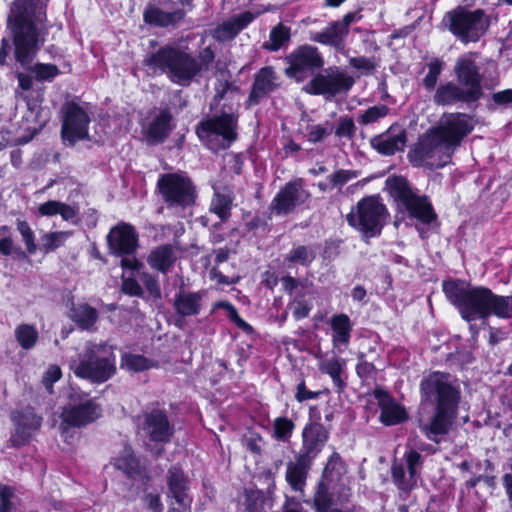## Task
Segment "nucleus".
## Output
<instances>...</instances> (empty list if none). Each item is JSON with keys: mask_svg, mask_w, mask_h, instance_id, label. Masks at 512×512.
<instances>
[{"mask_svg": "<svg viewBox=\"0 0 512 512\" xmlns=\"http://www.w3.org/2000/svg\"><path fill=\"white\" fill-rule=\"evenodd\" d=\"M46 20V4L42 0H13L7 17L15 59L23 68L31 69L39 81H51L59 74L54 64L38 63L30 67L44 43Z\"/></svg>", "mask_w": 512, "mask_h": 512, "instance_id": "nucleus-1", "label": "nucleus"}, {"mask_svg": "<svg viewBox=\"0 0 512 512\" xmlns=\"http://www.w3.org/2000/svg\"><path fill=\"white\" fill-rule=\"evenodd\" d=\"M420 393L423 401L435 405L433 416L420 429L430 441L440 443L457 416L460 389L450 374L436 371L423 377Z\"/></svg>", "mask_w": 512, "mask_h": 512, "instance_id": "nucleus-2", "label": "nucleus"}, {"mask_svg": "<svg viewBox=\"0 0 512 512\" xmlns=\"http://www.w3.org/2000/svg\"><path fill=\"white\" fill-rule=\"evenodd\" d=\"M443 291L468 322L486 320L492 315L501 319L512 318V297L497 295L484 286L450 280L443 282Z\"/></svg>", "mask_w": 512, "mask_h": 512, "instance_id": "nucleus-3", "label": "nucleus"}, {"mask_svg": "<svg viewBox=\"0 0 512 512\" xmlns=\"http://www.w3.org/2000/svg\"><path fill=\"white\" fill-rule=\"evenodd\" d=\"M144 64L154 72L166 74L169 80L181 86H188L202 71L198 63L186 48L176 44L161 47L144 60Z\"/></svg>", "mask_w": 512, "mask_h": 512, "instance_id": "nucleus-4", "label": "nucleus"}, {"mask_svg": "<svg viewBox=\"0 0 512 512\" xmlns=\"http://www.w3.org/2000/svg\"><path fill=\"white\" fill-rule=\"evenodd\" d=\"M74 374L92 383H104L116 373L114 348L108 344L87 343L78 359L72 361Z\"/></svg>", "mask_w": 512, "mask_h": 512, "instance_id": "nucleus-5", "label": "nucleus"}, {"mask_svg": "<svg viewBox=\"0 0 512 512\" xmlns=\"http://www.w3.org/2000/svg\"><path fill=\"white\" fill-rule=\"evenodd\" d=\"M385 189L394 198L398 206L416 218L422 224H431L437 220L432 204L426 196L412 189L406 178L390 176L385 181Z\"/></svg>", "mask_w": 512, "mask_h": 512, "instance_id": "nucleus-6", "label": "nucleus"}, {"mask_svg": "<svg viewBox=\"0 0 512 512\" xmlns=\"http://www.w3.org/2000/svg\"><path fill=\"white\" fill-rule=\"evenodd\" d=\"M157 191L168 209L181 212L195 204L196 187L185 172L161 174L157 181Z\"/></svg>", "mask_w": 512, "mask_h": 512, "instance_id": "nucleus-7", "label": "nucleus"}, {"mask_svg": "<svg viewBox=\"0 0 512 512\" xmlns=\"http://www.w3.org/2000/svg\"><path fill=\"white\" fill-rule=\"evenodd\" d=\"M442 24L461 42L469 43L484 35L489 27V18L482 9L471 11L459 6L444 15Z\"/></svg>", "mask_w": 512, "mask_h": 512, "instance_id": "nucleus-8", "label": "nucleus"}, {"mask_svg": "<svg viewBox=\"0 0 512 512\" xmlns=\"http://www.w3.org/2000/svg\"><path fill=\"white\" fill-rule=\"evenodd\" d=\"M196 133L202 143L212 151L224 150L237 138V118L224 112L201 121Z\"/></svg>", "mask_w": 512, "mask_h": 512, "instance_id": "nucleus-9", "label": "nucleus"}, {"mask_svg": "<svg viewBox=\"0 0 512 512\" xmlns=\"http://www.w3.org/2000/svg\"><path fill=\"white\" fill-rule=\"evenodd\" d=\"M387 217V209L375 196L361 199L353 207L346 219L365 238L376 237L381 233Z\"/></svg>", "mask_w": 512, "mask_h": 512, "instance_id": "nucleus-10", "label": "nucleus"}, {"mask_svg": "<svg viewBox=\"0 0 512 512\" xmlns=\"http://www.w3.org/2000/svg\"><path fill=\"white\" fill-rule=\"evenodd\" d=\"M454 150L433 130L422 135L408 157L415 166L442 168L450 163Z\"/></svg>", "mask_w": 512, "mask_h": 512, "instance_id": "nucleus-11", "label": "nucleus"}, {"mask_svg": "<svg viewBox=\"0 0 512 512\" xmlns=\"http://www.w3.org/2000/svg\"><path fill=\"white\" fill-rule=\"evenodd\" d=\"M139 234L129 223L119 222L107 234V243L110 253L123 257L121 266L129 270H138L142 264L134 254L139 246Z\"/></svg>", "mask_w": 512, "mask_h": 512, "instance_id": "nucleus-12", "label": "nucleus"}, {"mask_svg": "<svg viewBox=\"0 0 512 512\" xmlns=\"http://www.w3.org/2000/svg\"><path fill=\"white\" fill-rule=\"evenodd\" d=\"M342 466L341 458L337 453H334L328 460L324 469L323 478L319 481L313 497V508L315 512H330L334 505L342 504L347 501L348 493L343 488L338 495L334 492L332 485L333 472L337 470L340 474V467Z\"/></svg>", "mask_w": 512, "mask_h": 512, "instance_id": "nucleus-13", "label": "nucleus"}, {"mask_svg": "<svg viewBox=\"0 0 512 512\" xmlns=\"http://www.w3.org/2000/svg\"><path fill=\"white\" fill-rule=\"evenodd\" d=\"M454 74L459 86L475 103L483 97L484 88L493 89L498 84L497 79L484 80L477 63L469 56L457 59Z\"/></svg>", "mask_w": 512, "mask_h": 512, "instance_id": "nucleus-14", "label": "nucleus"}, {"mask_svg": "<svg viewBox=\"0 0 512 512\" xmlns=\"http://www.w3.org/2000/svg\"><path fill=\"white\" fill-rule=\"evenodd\" d=\"M288 67L285 69L287 77L297 82H303L313 75L315 71L324 66V58L318 48L304 44L292 51L286 58Z\"/></svg>", "mask_w": 512, "mask_h": 512, "instance_id": "nucleus-15", "label": "nucleus"}, {"mask_svg": "<svg viewBox=\"0 0 512 512\" xmlns=\"http://www.w3.org/2000/svg\"><path fill=\"white\" fill-rule=\"evenodd\" d=\"M354 84V79L337 67H329L323 72L315 74L303 87V91L310 95H323L327 99L341 92L348 91Z\"/></svg>", "mask_w": 512, "mask_h": 512, "instance_id": "nucleus-16", "label": "nucleus"}, {"mask_svg": "<svg viewBox=\"0 0 512 512\" xmlns=\"http://www.w3.org/2000/svg\"><path fill=\"white\" fill-rule=\"evenodd\" d=\"M310 197V192L305 189L304 180L296 178L286 183L277 192L269 205V211L275 216H287L297 207L305 204Z\"/></svg>", "mask_w": 512, "mask_h": 512, "instance_id": "nucleus-17", "label": "nucleus"}, {"mask_svg": "<svg viewBox=\"0 0 512 512\" xmlns=\"http://www.w3.org/2000/svg\"><path fill=\"white\" fill-rule=\"evenodd\" d=\"M473 128L474 123L470 115L454 112L443 114L433 130L455 151Z\"/></svg>", "mask_w": 512, "mask_h": 512, "instance_id": "nucleus-18", "label": "nucleus"}, {"mask_svg": "<svg viewBox=\"0 0 512 512\" xmlns=\"http://www.w3.org/2000/svg\"><path fill=\"white\" fill-rule=\"evenodd\" d=\"M61 135L64 142L74 146L79 140L89 138L90 118L86 111L74 102L66 103L63 108Z\"/></svg>", "mask_w": 512, "mask_h": 512, "instance_id": "nucleus-19", "label": "nucleus"}, {"mask_svg": "<svg viewBox=\"0 0 512 512\" xmlns=\"http://www.w3.org/2000/svg\"><path fill=\"white\" fill-rule=\"evenodd\" d=\"M138 421L139 428L152 442L166 444L174 436V424L163 410L145 411L138 417Z\"/></svg>", "mask_w": 512, "mask_h": 512, "instance_id": "nucleus-20", "label": "nucleus"}, {"mask_svg": "<svg viewBox=\"0 0 512 512\" xmlns=\"http://www.w3.org/2000/svg\"><path fill=\"white\" fill-rule=\"evenodd\" d=\"M102 413L101 406L93 399L76 403L74 398L63 408L60 428L66 431L70 427L80 428L97 420Z\"/></svg>", "mask_w": 512, "mask_h": 512, "instance_id": "nucleus-21", "label": "nucleus"}, {"mask_svg": "<svg viewBox=\"0 0 512 512\" xmlns=\"http://www.w3.org/2000/svg\"><path fill=\"white\" fill-rule=\"evenodd\" d=\"M173 0H152L143 12L145 23L158 27H174L185 16L183 9L174 8Z\"/></svg>", "mask_w": 512, "mask_h": 512, "instance_id": "nucleus-22", "label": "nucleus"}, {"mask_svg": "<svg viewBox=\"0 0 512 512\" xmlns=\"http://www.w3.org/2000/svg\"><path fill=\"white\" fill-rule=\"evenodd\" d=\"M11 420L15 426V431L9 442L13 447L26 445L42 424V417L38 416L30 407L13 412Z\"/></svg>", "mask_w": 512, "mask_h": 512, "instance_id": "nucleus-23", "label": "nucleus"}, {"mask_svg": "<svg viewBox=\"0 0 512 512\" xmlns=\"http://www.w3.org/2000/svg\"><path fill=\"white\" fill-rule=\"evenodd\" d=\"M329 432L320 423H310L302 431V447L297 455L313 462L325 446Z\"/></svg>", "mask_w": 512, "mask_h": 512, "instance_id": "nucleus-24", "label": "nucleus"}, {"mask_svg": "<svg viewBox=\"0 0 512 512\" xmlns=\"http://www.w3.org/2000/svg\"><path fill=\"white\" fill-rule=\"evenodd\" d=\"M406 131L400 126H391L386 132L371 139V146L383 155H393L406 145Z\"/></svg>", "mask_w": 512, "mask_h": 512, "instance_id": "nucleus-25", "label": "nucleus"}, {"mask_svg": "<svg viewBox=\"0 0 512 512\" xmlns=\"http://www.w3.org/2000/svg\"><path fill=\"white\" fill-rule=\"evenodd\" d=\"M373 395L381 408L380 421L383 424L392 426L407 419L405 409L397 404L387 391L382 388H376Z\"/></svg>", "mask_w": 512, "mask_h": 512, "instance_id": "nucleus-26", "label": "nucleus"}, {"mask_svg": "<svg viewBox=\"0 0 512 512\" xmlns=\"http://www.w3.org/2000/svg\"><path fill=\"white\" fill-rule=\"evenodd\" d=\"M280 86L279 77L271 67H264L255 75L249 103L258 104Z\"/></svg>", "mask_w": 512, "mask_h": 512, "instance_id": "nucleus-27", "label": "nucleus"}, {"mask_svg": "<svg viewBox=\"0 0 512 512\" xmlns=\"http://www.w3.org/2000/svg\"><path fill=\"white\" fill-rule=\"evenodd\" d=\"M471 105L475 103L458 83L446 81L441 83L433 95V103L437 106H453L457 103Z\"/></svg>", "mask_w": 512, "mask_h": 512, "instance_id": "nucleus-28", "label": "nucleus"}, {"mask_svg": "<svg viewBox=\"0 0 512 512\" xmlns=\"http://www.w3.org/2000/svg\"><path fill=\"white\" fill-rule=\"evenodd\" d=\"M168 486V496L175 499L180 505L189 503V485L190 481L184 471L178 466H172L168 469L166 475Z\"/></svg>", "mask_w": 512, "mask_h": 512, "instance_id": "nucleus-29", "label": "nucleus"}, {"mask_svg": "<svg viewBox=\"0 0 512 512\" xmlns=\"http://www.w3.org/2000/svg\"><path fill=\"white\" fill-rule=\"evenodd\" d=\"M313 462L296 455L286 465L285 480L294 492L304 493L309 470Z\"/></svg>", "mask_w": 512, "mask_h": 512, "instance_id": "nucleus-30", "label": "nucleus"}, {"mask_svg": "<svg viewBox=\"0 0 512 512\" xmlns=\"http://www.w3.org/2000/svg\"><path fill=\"white\" fill-rule=\"evenodd\" d=\"M256 15L250 11H245L239 15H235L218 25L213 30V37L221 42L233 39L240 31L246 28L254 19Z\"/></svg>", "mask_w": 512, "mask_h": 512, "instance_id": "nucleus-31", "label": "nucleus"}, {"mask_svg": "<svg viewBox=\"0 0 512 512\" xmlns=\"http://www.w3.org/2000/svg\"><path fill=\"white\" fill-rule=\"evenodd\" d=\"M171 114L167 110L157 114L147 126L143 127V133L149 144L163 142L171 132Z\"/></svg>", "mask_w": 512, "mask_h": 512, "instance_id": "nucleus-32", "label": "nucleus"}, {"mask_svg": "<svg viewBox=\"0 0 512 512\" xmlns=\"http://www.w3.org/2000/svg\"><path fill=\"white\" fill-rule=\"evenodd\" d=\"M204 291L187 292L180 290L175 296L173 306L177 314L188 317L198 315L202 309Z\"/></svg>", "mask_w": 512, "mask_h": 512, "instance_id": "nucleus-33", "label": "nucleus"}, {"mask_svg": "<svg viewBox=\"0 0 512 512\" xmlns=\"http://www.w3.org/2000/svg\"><path fill=\"white\" fill-rule=\"evenodd\" d=\"M214 195L210 203V212L217 215L221 222H226L231 217V209L234 201L233 190L227 186L215 185Z\"/></svg>", "mask_w": 512, "mask_h": 512, "instance_id": "nucleus-34", "label": "nucleus"}, {"mask_svg": "<svg viewBox=\"0 0 512 512\" xmlns=\"http://www.w3.org/2000/svg\"><path fill=\"white\" fill-rule=\"evenodd\" d=\"M347 35L343 32L336 21L328 24L324 29L310 33V40L323 45L330 46L337 50L345 47Z\"/></svg>", "mask_w": 512, "mask_h": 512, "instance_id": "nucleus-35", "label": "nucleus"}, {"mask_svg": "<svg viewBox=\"0 0 512 512\" xmlns=\"http://www.w3.org/2000/svg\"><path fill=\"white\" fill-rule=\"evenodd\" d=\"M330 327L332 330L333 347L341 352V347H346L351 338L352 323L348 315L336 314L330 319Z\"/></svg>", "mask_w": 512, "mask_h": 512, "instance_id": "nucleus-36", "label": "nucleus"}, {"mask_svg": "<svg viewBox=\"0 0 512 512\" xmlns=\"http://www.w3.org/2000/svg\"><path fill=\"white\" fill-rule=\"evenodd\" d=\"M177 259L173 247L169 244L154 248L148 255L147 262L152 269L167 274Z\"/></svg>", "mask_w": 512, "mask_h": 512, "instance_id": "nucleus-37", "label": "nucleus"}, {"mask_svg": "<svg viewBox=\"0 0 512 512\" xmlns=\"http://www.w3.org/2000/svg\"><path fill=\"white\" fill-rule=\"evenodd\" d=\"M41 216L52 217L60 215L64 221L76 223L79 214V208L76 205H69L57 200H49L38 207Z\"/></svg>", "mask_w": 512, "mask_h": 512, "instance_id": "nucleus-38", "label": "nucleus"}, {"mask_svg": "<svg viewBox=\"0 0 512 512\" xmlns=\"http://www.w3.org/2000/svg\"><path fill=\"white\" fill-rule=\"evenodd\" d=\"M71 319L83 330H90L98 320V312L88 304H78L71 309Z\"/></svg>", "mask_w": 512, "mask_h": 512, "instance_id": "nucleus-39", "label": "nucleus"}, {"mask_svg": "<svg viewBox=\"0 0 512 512\" xmlns=\"http://www.w3.org/2000/svg\"><path fill=\"white\" fill-rule=\"evenodd\" d=\"M345 367V361L338 359L336 357H332L329 359H325L320 362L319 369L322 373L328 374L334 385L337 387L338 392L343 391L345 387V383L341 378V374Z\"/></svg>", "mask_w": 512, "mask_h": 512, "instance_id": "nucleus-40", "label": "nucleus"}, {"mask_svg": "<svg viewBox=\"0 0 512 512\" xmlns=\"http://www.w3.org/2000/svg\"><path fill=\"white\" fill-rule=\"evenodd\" d=\"M315 251L310 246L298 245L293 247L286 255L284 260L290 265H301L308 267L315 259Z\"/></svg>", "mask_w": 512, "mask_h": 512, "instance_id": "nucleus-41", "label": "nucleus"}, {"mask_svg": "<svg viewBox=\"0 0 512 512\" xmlns=\"http://www.w3.org/2000/svg\"><path fill=\"white\" fill-rule=\"evenodd\" d=\"M391 475L394 484L398 489L408 492L412 490L417 484V476L406 473L402 463L394 462L391 467Z\"/></svg>", "mask_w": 512, "mask_h": 512, "instance_id": "nucleus-42", "label": "nucleus"}, {"mask_svg": "<svg viewBox=\"0 0 512 512\" xmlns=\"http://www.w3.org/2000/svg\"><path fill=\"white\" fill-rule=\"evenodd\" d=\"M333 131L334 125L329 121L309 125L306 129V138L312 144L321 143L328 138Z\"/></svg>", "mask_w": 512, "mask_h": 512, "instance_id": "nucleus-43", "label": "nucleus"}, {"mask_svg": "<svg viewBox=\"0 0 512 512\" xmlns=\"http://www.w3.org/2000/svg\"><path fill=\"white\" fill-rule=\"evenodd\" d=\"M290 39V29L283 24L275 26L269 35V41L264 47L270 51H278Z\"/></svg>", "mask_w": 512, "mask_h": 512, "instance_id": "nucleus-44", "label": "nucleus"}, {"mask_svg": "<svg viewBox=\"0 0 512 512\" xmlns=\"http://www.w3.org/2000/svg\"><path fill=\"white\" fill-rule=\"evenodd\" d=\"M15 337L23 349H31L38 340V332L32 325L22 324L15 329Z\"/></svg>", "mask_w": 512, "mask_h": 512, "instance_id": "nucleus-45", "label": "nucleus"}, {"mask_svg": "<svg viewBox=\"0 0 512 512\" xmlns=\"http://www.w3.org/2000/svg\"><path fill=\"white\" fill-rule=\"evenodd\" d=\"M115 467L128 476H133L139 470V462L130 449H125L115 460Z\"/></svg>", "mask_w": 512, "mask_h": 512, "instance_id": "nucleus-46", "label": "nucleus"}, {"mask_svg": "<svg viewBox=\"0 0 512 512\" xmlns=\"http://www.w3.org/2000/svg\"><path fill=\"white\" fill-rule=\"evenodd\" d=\"M235 87L231 82V74L227 70H218L216 72V84H215V100L219 101L223 99L227 93L233 92Z\"/></svg>", "mask_w": 512, "mask_h": 512, "instance_id": "nucleus-47", "label": "nucleus"}, {"mask_svg": "<svg viewBox=\"0 0 512 512\" xmlns=\"http://www.w3.org/2000/svg\"><path fill=\"white\" fill-rule=\"evenodd\" d=\"M388 112L389 108L386 105L372 106L359 115L358 122L361 125H369L387 116Z\"/></svg>", "mask_w": 512, "mask_h": 512, "instance_id": "nucleus-48", "label": "nucleus"}, {"mask_svg": "<svg viewBox=\"0 0 512 512\" xmlns=\"http://www.w3.org/2000/svg\"><path fill=\"white\" fill-rule=\"evenodd\" d=\"M70 232H50L42 236L43 249L45 252L53 251L62 246L70 237Z\"/></svg>", "mask_w": 512, "mask_h": 512, "instance_id": "nucleus-49", "label": "nucleus"}, {"mask_svg": "<svg viewBox=\"0 0 512 512\" xmlns=\"http://www.w3.org/2000/svg\"><path fill=\"white\" fill-rule=\"evenodd\" d=\"M293 429L294 423L290 419L279 417L274 422V437L277 440L286 442L291 437Z\"/></svg>", "mask_w": 512, "mask_h": 512, "instance_id": "nucleus-50", "label": "nucleus"}, {"mask_svg": "<svg viewBox=\"0 0 512 512\" xmlns=\"http://www.w3.org/2000/svg\"><path fill=\"white\" fill-rule=\"evenodd\" d=\"M356 134V126L354 120L350 116H342L338 120L335 128V136L338 138L353 139Z\"/></svg>", "mask_w": 512, "mask_h": 512, "instance_id": "nucleus-51", "label": "nucleus"}, {"mask_svg": "<svg viewBox=\"0 0 512 512\" xmlns=\"http://www.w3.org/2000/svg\"><path fill=\"white\" fill-rule=\"evenodd\" d=\"M442 68L443 62L439 59H434L428 64V73L423 79V85L427 90L431 91L435 88Z\"/></svg>", "mask_w": 512, "mask_h": 512, "instance_id": "nucleus-52", "label": "nucleus"}, {"mask_svg": "<svg viewBox=\"0 0 512 512\" xmlns=\"http://www.w3.org/2000/svg\"><path fill=\"white\" fill-rule=\"evenodd\" d=\"M359 173L355 170H336L333 174L328 176V182L333 188H341L349 181L357 178Z\"/></svg>", "mask_w": 512, "mask_h": 512, "instance_id": "nucleus-53", "label": "nucleus"}, {"mask_svg": "<svg viewBox=\"0 0 512 512\" xmlns=\"http://www.w3.org/2000/svg\"><path fill=\"white\" fill-rule=\"evenodd\" d=\"M121 366L126 367L130 371L139 372L149 368V362L141 355L124 354Z\"/></svg>", "mask_w": 512, "mask_h": 512, "instance_id": "nucleus-54", "label": "nucleus"}, {"mask_svg": "<svg viewBox=\"0 0 512 512\" xmlns=\"http://www.w3.org/2000/svg\"><path fill=\"white\" fill-rule=\"evenodd\" d=\"M17 230L22 236L27 252L29 254H34L37 251V246L35 243L34 232L30 228L29 224L26 221H18Z\"/></svg>", "mask_w": 512, "mask_h": 512, "instance_id": "nucleus-55", "label": "nucleus"}, {"mask_svg": "<svg viewBox=\"0 0 512 512\" xmlns=\"http://www.w3.org/2000/svg\"><path fill=\"white\" fill-rule=\"evenodd\" d=\"M215 307L225 309L228 312L229 318L243 331H252V327L239 316L237 309L230 302H218L215 304Z\"/></svg>", "mask_w": 512, "mask_h": 512, "instance_id": "nucleus-56", "label": "nucleus"}, {"mask_svg": "<svg viewBox=\"0 0 512 512\" xmlns=\"http://www.w3.org/2000/svg\"><path fill=\"white\" fill-rule=\"evenodd\" d=\"M404 459L408 472L417 476L418 468L422 464V455L416 450L410 449L405 453Z\"/></svg>", "mask_w": 512, "mask_h": 512, "instance_id": "nucleus-57", "label": "nucleus"}, {"mask_svg": "<svg viewBox=\"0 0 512 512\" xmlns=\"http://www.w3.org/2000/svg\"><path fill=\"white\" fill-rule=\"evenodd\" d=\"M14 490L7 485L0 484V512H11Z\"/></svg>", "mask_w": 512, "mask_h": 512, "instance_id": "nucleus-58", "label": "nucleus"}, {"mask_svg": "<svg viewBox=\"0 0 512 512\" xmlns=\"http://www.w3.org/2000/svg\"><path fill=\"white\" fill-rule=\"evenodd\" d=\"M349 63L353 68L367 72L374 70L377 66L376 60L373 57H352Z\"/></svg>", "mask_w": 512, "mask_h": 512, "instance_id": "nucleus-59", "label": "nucleus"}, {"mask_svg": "<svg viewBox=\"0 0 512 512\" xmlns=\"http://www.w3.org/2000/svg\"><path fill=\"white\" fill-rule=\"evenodd\" d=\"M61 369L56 366H50L43 376V384L49 393L53 392V384L61 378Z\"/></svg>", "mask_w": 512, "mask_h": 512, "instance_id": "nucleus-60", "label": "nucleus"}, {"mask_svg": "<svg viewBox=\"0 0 512 512\" xmlns=\"http://www.w3.org/2000/svg\"><path fill=\"white\" fill-rule=\"evenodd\" d=\"M122 291L130 296H142L143 294L140 284L133 278L123 279Z\"/></svg>", "mask_w": 512, "mask_h": 512, "instance_id": "nucleus-61", "label": "nucleus"}, {"mask_svg": "<svg viewBox=\"0 0 512 512\" xmlns=\"http://www.w3.org/2000/svg\"><path fill=\"white\" fill-rule=\"evenodd\" d=\"M492 103L495 106H506L512 103V89L496 92L492 95Z\"/></svg>", "mask_w": 512, "mask_h": 512, "instance_id": "nucleus-62", "label": "nucleus"}, {"mask_svg": "<svg viewBox=\"0 0 512 512\" xmlns=\"http://www.w3.org/2000/svg\"><path fill=\"white\" fill-rule=\"evenodd\" d=\"M361 18L359 12H349L343 16L341 20H337V24L343 30V32L348 36L349 27L352 23L358 21Z\"/></svg>", "mask_w": 512, "mask_h": 512, "instance_id": "nucleus-63", "label": "nucleus"}, {"mask_svg": "<svg viewBox=\"0 0 512 512\" xmlns=\"http://www.w3.org/2000/svg\"><path fill=\"white\" fill-rule=\"evenodd\" d=\"M147 507L153 512H163V504L159 494H147L144 498Z\"/></svg>", "mask_w": 512, "mask_h": 512, "instance_id": "nucleus-64", "label": "nucleus"}]
</instances>
